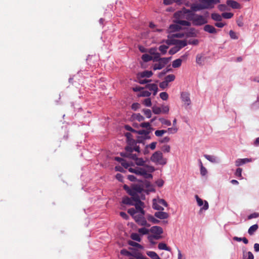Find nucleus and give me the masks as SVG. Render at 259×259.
I'll return each mask as SVG.
<instances>
[{
	"mask_svg": "<svg viewBox=\"0 0 259 259\" xmlns=\"http://www.w3.org/2000/svg\"><path fill=\"white\" fill-rule=\"evenodd\" d=\"M154 216L157 218L163 220L168 218L169 215L168 213L164 212L163 211V210H159L158 211H156L155 212Z\"/></svg>",
	"mask_w": 259,
	"mask_h": 259,
	"instance_id": "nucleus-14",
	"label": "nucleus"
},
{
	"mask_svg": "<svg viewBox=\"0 0 259 259\" xmlns=\"http://www.w3.org/2000/svg\"><path fill=\"white\" fill-rule=\"evenodd\" d=\"M164 66H163V65H162V64H161L160 62H158V63H155L154 66H153V69L154 70H160L162 68H163Z\"/></svg>",
	"mask_w": 259,
	"mask_h": 259,
	"instance_id": "nucleus-49",
	"label": "nucleus"
},
{
	"mask_svg": "<svg viewBox=\"0 0 259 259\" xmlns=\"http://www.w3.org/2000/svg\"><path fill=\"white\" fill-rule=\"evenodd\" d=\"M177 131L178 128L177 127H169L167 131L169 134H175L177 132Z\"/></svg>",
	"mask_w": 259,
	"mask_h": 259,
	"instance_id": "nucleus-57",
	"label": "nucleus"
},
{
	"mask_svg": "<svg viewBox=\"0 0 259 259\" xmlns=\"http://www.w3.org/2000/svg\"><path fill=\"white\" fill-rule=\"evenodd\" d=\"M203 30L211 34H215L217 32V29L212 25L207 24L203 27Z\"/></svg>",
	"mask_w": 259,
	"mask_h": 259,
	"instance_id": "nucleus-20",
	"label": "nucleus"
},
{
	"mask_svg": "<svg viewBox=\"0 0 259 259\" xmlns=\"http://www.w3.org/2000/svg\"><path fill=\"white\" fill-rule=\"evenodd\" d=\"M150 231L153 234H156L157 235H161L163 233V229L161 227L157 226L152 227Z\"/></svg>",
	"mask_w": 259,
	"mask_h": 259,
	"instance_id": "nucleus-17",
	"label": "nucleus"
},
{
	"mask_svg": "<svg viewBox=\"0 0 259 259\" xmlns=\"http://www.w3.org/2000/svg\"><path fill=\"white\" fill-rule=\"evenodd\" d=\"M227 4L233 9H239L240 8V4L236 1L233 0H227Z\"/></svg>",
	"mask_w": 259,
	"mask_h": 259,
	"instance_id": "nucleus-21",
	"label": "nucleus"
},
{
	"mask_svg": "<svg viewBox=\"0 0 259 259\" xmlns=\"http://www.w3.org/2000/svg\"><path fill=\"white\" fill-rule=\"evenodd\" d=\"M185 37H195L197 36V32L194 28H190L185 31Z\"/></svg>",
	"mask_w": 259,
	"mask_h": 259,
	"instance_id": "nucleus-13",
	"label": "nucleus"
},
{
	"mask_svg": "<svg viewBox=\"0 0 259 259\" xmlns=\"http://www.w3.org/2000/svg\"><path fill=\"white\" fill-rule=\"evenodd\" d=\"M258 228V226L257 224H254L251 227H249L248 230V233L250 235H252L254 234V233L257 231V229Z\"/></svg>",
	"mask_w": 259,
	"mask_h": 259,
	"instance_id": "nucleus-28",
	"label": "nucleus"
},
{
	"mask_svg": "<svg viewBox=\"0 0 259 259\" xmlns=\"http://www.w3.org/2000/svg\"><path fill=\"white\" fill-rule=\"evenodd\" d=\"M159 120L163 125H165L166 126H170L171 125V123L170 120L166 119L164 118H159Z\"/></svg>",
	"mask_w": 259,
	"mask_h": 259,
	"instance_id": "nucleus-38",
	"label": "nucleus"
},
{
	"mask_svg": "<svg viewBox=\"0 0 259 259\" xmlns=\"http://www.w3.org/2000/svg\"><path fill=\"white\" fill-rule=\"evenodd\" d=\"M170 58H160L159 62L161 63L164 66L166 64L168 63L169 60Z\"/></svg>",
	"mask_w": 259,
	"mask_h": 259,
	"instance_id": "nucleus-52",
	"label": "nucleus"
},
{
	"mask_svg": "<svg viewBox=\"0 0 259 259\" xmlns=\"http://www.w3.org/2000/svg\"><path fill=\"white\" fill-rule=\"evenodd\" d=\"M155 170V168L153 166L146 165L145 167H136L128 168V171L131 172L142 176L145 179H151L152 175L150 174Z\"/></svg>",
	"mask_w": 259,
	"mask_h": 259,
	"instance_id": "nucleus-3",
	"label": "nucleus"
},
{
	"mask_svg": "<svg viewBox=\"0 0 259 259\" xmlns=\"http://www.w3.org/2000/svg\"><path fill=\"white\" fill-rule=\"evenodd\" d=\"M192 11L185 8L176 12L174 14V22L181 24L182 26H190L191 14Z\"/></svg>",
	"mask_w": 259,
	"mask_h": 259,
	"instance_id": "nucleus-1",
	"label": "nucleus"
},
{
	"mask_svg": "<svg viewBox=\"0 0 259 259\" xmlns=\"http://www.w3.org/2000/svg\"><path fill=\"white\" fill-rule=\"evenodd\" d=\"M200 165V174L202 176H204L206 175L207 171L206 168L204 167L200 160H199Z\"/></svg>",
	"mask_w": 259,
	"mask_h": 259,
	"instance_id": "nucleus-39",
	"label": "nucleus"
},
{
	"mask_svg": "<svg viewBox=\"0 0 259 259\" xmlns=\"http://www.w3.org/2000/svg\"><path fill=\"white\" fill-rule=\"evenodd\" d=\"M200 4L198 7V9H196V7L192 6L191 9L193 11H196L201 9H212L214 7V5L220 3V0H199Z\"/></svg>",
	"mask_w": 259,
	"mask_h": 259,
	"instance_id": "nucleus-4",
	"label": "nucleus"
},
{
	"mask_svg": "<svg viewBox=\"0 0 259 259\" xmlns=\"http://www.w3.org/2000/svg\"><path fill=\"white\" fill-rule=\"evenodd\" d=\"M125 136L126 138L127 145L132 147L139 146L137 144L140 143V142L139 140L136 141L133 139L132 138V135L130 133H126Z\"/></svg>",
	"mask_w": 259,
	"mask_h": 259,
	"instance_id": "nucleus-10",
	"label": "nucleus"
},
{
	"mask_svg": "<svg viewBox=\"0 0 259 259\" xmlns=\"http://www.w3.org/2000/svg\"><path fill=\"white\" fill-rule=\"evenodd\" d=\"M198 43L199 40L197 39H189L188 41V44L189 45H197Z\"/></svg>",
	"mask_w": 259,
	"mask_h": 259,
	"instance_id": "nucleus-59",
	"label": "nucleus"
},
{
	"mask_svg": "<svg viewBox=\"0 0 259 259\" xmlns=\"http://www.w3.org/2000/svg\"><path fill=\"white\" fill-rule=\"evenodd\" d=\"M160 54L159 53H156L154 55V57H152V60L154 62L158 61L160 60Z\"/></svg>",
	"mask_w": 259,
	"mask_h": 259,
	"instance_id": "nucleus-64",
	"label": "nucleus"
},
{
	"mask_svg": "<svg viewBox=\"0 0 259 259\" xmlns=\"http://www.w3.org/2000/svg\"><path fill=\"white\" fill-rule=\"evenodd\" d=\"M168 48V47L166 45H161L159 47V50L160 51L162 55H164L167 52V50Z\"/></svg>",
	"mask_w": 259,
	"mask_h": 259,
	"instance_id": "nucleus-40",
	"label": "nucleus"
},
{
	"mask_svg": "<svg viewBox=\"0 0 259 259\" xmlns=\"http://www.w3.org/2000/svg\"><path fill=\"white\" fill-rule=\"evenodd\" d=\"M181 24L175 23L169 26V29L170 31H178L181 28Z\"/></svg>",
	"mask_w": 259,
	"mask_h": 259,
	"instance_id": "nucleus-24",
	"label": "nucleus"
},
{
	"mask_svg": "<svg viewBox=\"0 0 259 259\" xmlns=\"http://www.w3.org/2000/svg\"><path fill=\"white\" fill-rule=\"evenodd\" d=\"M135 118L139 121H142L144 120L145 118L140 113H138L135 115Z\"/></svg>",
	"mask_w": 259,
	"mask_h": 259,
	"instance_id": "nucleus-63",
	"label": "nucleus"
},
{
	"mask_svg": "<svg viewBox=\"0 0 259 259\" xmlns=\"http://www.w3.org/2000/svg\"><path fill=\"white\" fill-rule=\"evenodd\" d=\"M166 133H167L166 130H156L155 132V135L156 137H161L163 134H165Z\"/></svg>",
	"mask_w": 259,
	"mask_h": 259,
	"instance_id": "nucleus-45",
	"label": "nucleus"
},
{
	"mask_svg": "<svg viewBox=\"0 0 259 259\" xmlns=\"http://www.w3.org/2000/svg\"><path fill=\"white\" fill-rule=\"evenodd\" d=\"M159 96L160 98L164 101L167 100L168 98V95L166 92L161 93Z\"/></svg>",
	"mask_w": 259,
	"mask_h": 259,
	"instance_id": "nucleus-53",
	"label": "nucleus"
},
{
	"mask_svg": "<svg viewBox=\"0 0 259 259\" xmlns=\"http://www.w3.org/2000/svg\"><path fill=\"white\" fill-rule=\"evenodd\" d=\"M158 248L160 250H165L169 251H170V248L169 247H167L165 243L163 242H160L159 243Z\"/></svg>",
	"mask_w": 259,
	"mask_h": 259,
	"instance_id": "nucleus-33",
	"label": "nucleus"
},
{
	"mask_svg": "<svg viewBox=\"0 0 259 259\" xmlns=\"http://www.w3.org/2000/svg\"><path fill=\"white\" fill-rule=\"evenodd\" d=\"M146 88L148 89L150 91H153L154 96H155L158 92L157 85L155 83L147 84Z\"/></svg>",
	"mask_w": 259,
	"mask_h": 259,
	"instance_id": "nucleus-19",
	"label": "nucleus"
},
{
	"mask_svg": "<svg viewBox=\"0 0 259 259\" xmlns=\"http://www.w3.org/2000/svg\"><path fill=\"white\" fill-rule=\"evenodd\" d=\"M182 101L187 106L191 104V101L190 98V94L187 92H182L181 95Z\"/></svg>",
	"mask_w": 259,
	"mask_h": 259,
	"instance_id": "nucleus-12",
	"label": "nucleus"
},
{
	"mask_svg": "<svg viewBox=\"0 0 259 259\" xmlns=\"http://www.w3.org/2000/svg\"><path fill=\"white\" fill-rule=\"evenodd\" d=\"M140 126L143 128H146L147 130H151V126L150 122H143L140 124Z\"/></svg>",
	"mask_w": 259,
	"mask_h": 259,
	"instance_id": "nucleus-51",
	"label": "nucleus"
},
{
	"mask_svg": "<svg viewBox=\"0 0 259 259\" xmlns=\"http://www.w3.org/2000/svg\"><path fill=\"white\" fill-rule=\"evenodd\" d=\"M175 76L174 74H169L165 77L164 80L168 84L169 82L173 81L175 79Z\"/></svg>",
	"mask_w": 259,
	"mask_h": 259,
	"instance_id": "nucleus-35",
	"label": "nucleus"
},
{
	"mask_svg": "<svg viewBox=\"0 0 259 259\" xmlns=\"http://www.w3.org/2000/svg\"><path fill=\"white\" fill-rule=\"evenodd\" d=\"M204 157L207 160H208L209 161H210L212 163H218L220 162L219 158L214 155L205 154V155H204Z\"/></svg>",
	"mask_w": 259,
	"mask_h": 259,
	"instance_id": "nucleus-18",
	"label": "nucleus"
},
{
	"mask_svg": "<svg viewBox=\"0 0 259 259\" xmlns=\"http://www.w3.org/2000/svg\"><path fill=\"white\" fill-rule=\"evenodd\" d=\"M153 209L157 210H163L164 208L163 207L161 206L160 204L158 202V201L154 199L153 201Z\"/></svg>",
	"mask_w": 259,
	"mask_h": 259,
	"instance_id": "nucleus-25",
	"label": "nucleus"
},
{
	"mask_svg": "<svg viewBox=\"0 0 259 259\" xmlns=\"http://www.w3.org/2000/svg\"><path fill=\"white\" fill-rule=\"evenodd\" d=\"M135 203L133 206H135V209L137 211V212H139L140 213H142L143 214H145V211L143 209L144 203L141 200L140 198H138V199H134Z\"/></svg>",
	"mask_w": 259,
	"mask_h": 259,
	"instance_id": "nucleus-9",
	"label": "nucleus"
},
{
	"mask_svg": "<svg viewBox=\"0 0 259 259\" xmlns=\"http://www.w3.org/2000/svg\"><path fill=\"white\" fill-rule=\"evenodd\" d=\"M195 197L199 206H202L203 205V206L200 208V212L203 210H206L208 209L209 205L208 202L206 200L203 201L202 199L199 198L197 195H196Z\"/></svg>",
	"mask_w": 259,
	"mask_h": 259,
	"instance_id": "nucleus-11",
	"label": "nucleus"
},
{
	"mask_svg": "<svg viewBox=\"0 0 259 259\" xmlns=\"http://www.w3.org/2000/svg\"><path fill=\"white\" fill-rule=\"evenodd\" d=\"M233 16V14L230 12H225L222 14V17L225 19H230Z\"/></svg>",
	"mask_w": 259,
	"mask_h": 259,
	"instance_id": "nucleus-54",
	"label": "nucleus"
},
{
	"mask_svg": "<svg viewBox=\"0 0 259 259\" xmlns=\"http://www.w3.org/2000/svg\"><path fill=\"white\" fill-rule=\"evenodd\" d=\"M151 160L157 164L160 165H165L166 163V159L163 157L161 152L158 151L154 152L151 157Z\"/></svg>",
	"mask_w": 259,
	"mask_h": 259,
	"instance_id": "nucleus-7",
	"label": "nucleus"
},
{
	"mask_svg": "<svg viewBox=\"0 0 259 259\" xmlns=\"http://www.w3.org/2000/svg\"><path fill=\"white\" fill-rule=\"evenodd\" d=\"M143 103L146 107H151L152 105L151 100L149 98L145 99L143 101Z\"/></svg>",
	"mask_w": 259,
	"mask_h": 259,
	"instance_id": "nucleus-47",
	"label": "nucleus"
},
{
	"mask_svg": "<svg viewBox=\"0 0 259 259\" xmlns=\"http://www.w3.org/2000/svg\"><path fill=\"white\" fill-rule=\"evenodd\" d=\"M128 244L131 246L136 247H137L140 249H143V246L141 244H140L137 242H134L133 241H129Z\"/></svg>",
	"mask_w": 259,
	"mask_h": 259,
	"instance_id": "nucleus-44",
	"label": "nucleus"
},
{
	"mask_svg": "<svg viewBox=\"0 0 259 259\" xmlns=\"http://www.w3.org/2000/svg\"><path fill=\"white\" fill-rule=\"evenodd\" d=\"M153 112L155 114H159L161 113V108L157 106H153L152 108Z\"/></svg>",
	"mask_w": 259,
	"mask_h": 259,
	"instance_id": "nucleus-41",
	"label": "nucleus"
},
{
	"mask_svg": "<svg viewBox=\"0 0 259 259\" xmlns=\"http://www.w3.org/2000/svg\"><path fill=\"white\" fill-rule=\"evenodd\" d=\"M151 132V130H141L138 131H137L136 133L139 134V135H143L145 136V139H149L150 137L149 135Z\"/></svg>",
	"mask_w": 259,
	"mask_h": 259,
	"instance_id": "nucleus-26",
	"label": "nucleus"
},
{
	"mask_svg": "<svg viewBox=\"0 0 259 259\" xmlns=\"http://www.w3.org/2000/svg\"><path fill=\"white\" fill-rule=\"evenodd\" d=\"M229 35L232 39H237L238 38L236 33L232 30L229 31Z\"/></svg>",
	"mask_w": 259,
	"mask_h": 259,
	"instance_id": "nucleus-56",
	"label": "nucleus"
},
{
	"mask_svg": "<svg viewBox=\"0 0 259 259\" xmlns=\"http://www.w3.org/2000/svg\"><path fill=\"white\" fill-rule=\"evenodd\" d=\"M147 220L149 221H150V222L154 224H157L160 223V221L158 220L155 219L154 217L152 215L149 214L147 216Z\"/></svg>",
	"mask_w": 259,
	"mask_h": 259,
	"instance_id": "nucleus-34",
	"label": "nucleus"
},
{
	"mask_svg": "<svg viewBox=\"0 0 259 259\" xmlns=\"http://www.w3.org/2000/svg\"><path fill=\"white\" fill-rule=\"evenodd\" d=\"M149 232V230L146 228H141L139 229L138 232L142 235H146Z\"/></svg>",
	"mask_w": 259,
	"mask_h": 259,
	"instance_id": "nucleus-48",
	"label": "nucleus"
},
{
	"mask_svg": "<svg viewBox=\"0 0 259 259\" xmlns=\"http://www.w3.org/2000/svg\"><path fill=\"white\" fill-rule=\"evenodd\" d=\"M170 147L168 145H164L162 147L161 150L164 152H169L170 151Z\"/></svg>",
	"mask_w": 259,
	"mask_h": 259,
	"instance_id": "nucleus-60",
	"label": "nucleus"
},
{
	"mask_svg": "<svg viewBox=\"0 0 259 259\" xmlns=\"http://www.w3.org/2000/svg\"><path fill=\"white\" fill-rule=\"evenodd\" d=\"M131 237L133 240L135 241H137L138 242L141 241V237L140 235L137 233H132L131 234Z\"/></svg>",
	"mask_w": 259,
	"mask_h": 259,
	"instance_id": "nucleus-42",
	"label": "nucleus"
},
{
	"mask_svg": "<svg viewBox=\"0 0 259 259\" xmlns=\"http://www.w3.org/2000/svg\"><path fill=\"white\" fill-rule=\"evenodd\" d=\"M168 84L165 81H163L159 83V87L162 89H164L167 87Z\"/></svg>",
	"mask_w": 259,
	"mask_h": 259,
	"instance_id": "nucleus-62",
	"label": "nucleus"
},
{
	"mask_svg": "<svg viewBox=\"0 0 259 259\" xmlns=\"http://www.w3.org/2000/svg\"><path fill=\"white\" fill-rule=\"evenodd\" d=\"M122 202L125 204L130 205H134L135 201H134V200H133L132 197L131 198H130L128 197H125L123 198Z\"/></svg>",
	"mask_w": 259,
	"mask_h": 259,
	"instance_id": "nucleus-23",
	"label": "nucleus"
},
{
	"mask_svg": "<svg viewBox=\"0 0 259 259\" xmlns=\"http://www.w3.org/2000/svg\"><path fill=\"white\" fill-rule=\"evenodd\" d=\"M138 155L137 154H134L132 159L135 161L136 164L139 166H144L145 161L142 158H138Z\"/></svg>",
	"mask_w": 259,
	"mask_h": 259,
	"instance_id": "nucleus-15",
	"label": "nucleus"
},
{
	"mask_svg": "<svg viewBox=\"0 0 259 259\" xmlns=\"http://www.w3.org/2000/svg\"><path fill=\"white\" fill-rule=\"evenodd\" d=\"M191 21L194 26H201L207 23L206 17L195 14L192 12L191 17Z\"/></svg>",
	"mask_w": 259,
	"mask_h": 259,
	"instance_id": "nucleus-5",
	"label": "nucleus"
},
{
	"mask_svg": "<svg viewBox=\"0 0 259 259\" xmlns=\"http://www.w3.org/2000/svg\"><path fill=\"white\" fill-rule=\"evenodd\" d=\"M211 17L212 19L216 21H221L222 20V16L218 13L211 14Z\"/></svg>",
	"mask_w": 259,
	"mask_h": 259,
	"instance_id": "nucleus-32",
	"label": "nucleus"
},
{
	"mask_svg": "<svg viewBox=\"0 0 259 259\" xmlns=\"http://www.w3.org/2000/svg\"><path fill=\"white\" fill-rule=\"evenodd\" d=\"M141 58L145 62H148L152 60V57L147 54H143Z\"/></svg>",
	"mask_w": 259,
	"mask_h": 259,
	"instance_id": "nucleus-36",
	"label": "nucleus"
},
{
	"mask_svg": "<svg viewBox=\"0 0 259 259\" xmlns=\"http://www.w3.org/2000/svg\"><path fill=\"white\" fill-rule=\"evenodd\" d=\"M161 238L160 235H157L156 234H154L153 235H149L148 237L149 241L151 243L154 244L153 242L154 240H159Z\"/></svg>",
	"mask_w": 259,
	"mask_h": 259,
	"instance_id": "nucleus-27",
	"label": "nucleus"
},
{
	"mask_svg": "<svg viewBox=\"0 0 259 259\" xmlns=\"http://www.w3.org/2000/svg\"><path fill=\"white\" fill-rule=\"evenodd\" d=\"M143 112H144L145 115L146 116V117L149 118L151 117L152 113L151 111L149 109H144L143 110Z\"/></svg>",
	"mask_w": 259,
	"mask_h": 259,
	"instance_id": "nucleus-50",
	"label": "nucleus"
},
{
	"mask_svg": "<svg viewBox=\"0 0 259 259\" xmlns=\"http://www.w3.org/2000/svg\"><path fill=\"white\" fill-rule=\"evenodd\" d=\"M180 50L179 48V47L177 46V45H176V46L171 48L169 50V53L170 55H174V54H176V53H177L178 52H179Z\"/></svg>",
	"mask_w": 259,
	"mask_h": 259,
	"instance_id": "nucleus-43",
	"label": "nucleus"
},
{
	"mask_svg": "<svg viewBox=\"0 0 259 259\" xmlns=\"http://www.w3.org/2000/svg\"><path fill=\"white\" fill-rule=\"evenodd\" d=\"M243 259H254V256L251 251H248L243 255Z\"/></svg>",
	"mask_w": 259,
	"mask_h": 259,
	"instance_id": "nucleus-46",
	"label": "nucleus"
},
{
	"mask_svg": "<svg viewBox=\"0 0 259 259\" xmlns=\"http://www.w3.org/2000/svg\"><path fill=\"white\" fill-rule=\"evenodd\" d=\"M182 62V60L181 58L177 59L172 62V66L174 68H178L181 65Z\"/></svg>",
	"mask_w": 259,
	"mask_h": 259,
	"instance_id": "nucleus-30",
	"label": "nucleus"
},
{
	"mask_svg": "<svg viewBox=\"0 0 259 259\" xmlns=\"http://www.w3.org/2000/svg\"><path fill=\"white\" fill-rule=\"evenodd\" d=\"M120 253L122 255L130 256L132 255V253L128 251V250H126L125 249H123L121 250Z\"/></svg>",
	"mask_w": 259,
	"mask_h": 259,
	"instance_id": "nucleus-58",
	"label": "nucleus"
},
{
	"mask_svg": "<svg viewBox=\"0 0 259 259\" xmlns=\"http://www.w3.org/2000/svg\"><path fill=\"white\" fill-rule=\"evenodd\" d=\"M127 212L134 218L136 215L137 211L134 208H131L128 209Z\"/></svg>",
	"mask_w": 259,
	"mask_h": 259,
	"instance_id": "nucleus-55",
	"label": "nucleus"
},
{
	"mask_svg": "<svg viewBox=\"0 0 259 259\" xmlns=\"http://www.w3.org/2000/svg\"><path fill=\"white\" fill-rule=\"evenodd\" d=\"M188 45V41L186 40H178L177 44V46L181 50L183 47L186 46Z\"/></svg>",
	"mask_w": 259,
	"mask_h": 259,
	"instance_id": "nucleus-31",
	"label": "nucleus"
},
{
	"mask_svg": "<svg viewBox=\"0 0 259 259\" xmlns=\"http://www.w3.org/2000/svg\"><path fill=\"white\" fill-rule=\"evenodd\" d=\"M251 161V159L249 158H239L237 159L235 161V165L236 166H241L246 163L250 162Z\"/></svg>",
	"mask_w": 259,
	"mask_h": 259,
	"instance_id": "nucleus-22",
	"label": "nucleus"
},
{
	"mask_svg": "<svg viewBox=\"0 0 259 259\" xmlns=\"http://www.w3.org/2000/svg\"><path fill=\"white\" fill-rule=\"evenodd\" d=\"M141 78H138V82L141 84H146L148 82H149L151 81V79H141Z\"/></svg>",
	"mask_w": 259,
	"mask_h": 259,
	"instance_id": "nucleus-61",
	"label": "nucleus"
},
{
	"mask_svg": "<svg viewBox=\"0 0 259 259\" xmlns=\"http://www.w3.org/2000/svg\"><path fill=\"white\" fill-rule=\"evenodd\" d=\"M204 59L202 54H197L196 58V62L199 66L203 65Z\"/></svg>",
	"mask_w": 259,
	"mask_h": 259,
	"instance_id": "nucleus-29",
	"label": "nucleus"
},
{
	"mask_svg": "<svg viewBox=\"0 0 259 259\" xmlns=\"http://www.w3.org/2000/svg\"><path fill=\"white\" fill-rule=\"evenodd\" d=\"M151 93L148 91L143 90L138 94V97H148L151 95Z\"/></svg>",
	"mask_w": 259,
	"mask_h": 259,
	"instance_id": "nucleus-37",
	"label": "nucleus"
},
{
	"mask_svg": "<svg viewBox=\"0 0 259 259\" xmlns=\"http://www.w3.org/2000/svg\"><path fill=\"white\" fill-rule=\"evenodd\" d=\"M148 187L150 185V183L147 181L143 182L140 181V184H133L131 187L126 185L123 186L124 189L131 196L133 199H138L140 198L139 194L143 191L144 185Z\"/></svg>",
	"mask_w": 259,
	"mask_h": 259,
	"instance_id": "nucleus-2",
	"label": "nucleus"
},
{
	"mask_svg": "<svg viewBox=\"0 0 259 259\" xmlns=\"http://www.w3.org/2000/svg\"><path fill=\"white\" fill-rule=\"evenodd\" d=\"M144 215V214H143L142 213H139L136 215L134 218V219L139 225L149 227L150 225L147 224V221Z\"/></svg>",
	"mask_w": 259,
	"mask_h": 259,
	"instance_id": "nucleus-8",
	"label": "nucleus"
},
{
	"mask_svg": "<svg viewBox=\"0 0 259 259\" xmlns=\"http://www.w3.org/2000/svg\"><path fill=\"white\" fill-rule=\"evenodd\" d=\"M137 152L138 154L140 153V148L139 146L132 147L127 145L125 147V152L120 153V155L122 157H126L130 159H132L133 156L134 157V151Z\"/></svg>",
	"mask_w": 259,
	"mask_h": 259,
	"instance_id": "nucleus-6",
	"label": "nucleus"
},
{
	"mask_svg": "<svg viewBox=\"0 0 259 259\" xmlns=\"http://www.w3.org/2000/svg\"><path fill=\"white\" fill-rule=\"evenodd\" d=\"M153 75V72L151 71L145 70L143 72H140L137 75V78H144L150 77Z\"/></svg>",
	"mask_w": 259,
	"mask_h": 259,
	"instance_id": "nucleus-16",
	"label": "nucleus"
}]
</instances>
